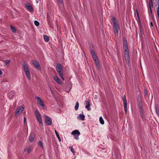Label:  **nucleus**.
Masks as SVG:
<instances>
[{"label": "nucleus", "mask_w": 159, "mask_h": 159, "mask_svg": "<svg viewBox=\"0 0 159 159\" xmlns=\"http://www.w3.org/2000/svg\"><path fill=\"white\" fill-rule=\"evenodd\" d=\"M34 24L36 26H38L39 25V22L37 20H35L34 21Z\"/></svg>", "instance_id": "30"}, {"label": "nucleus", "mask_w": 159, "mask_h": 159, "mask_svg": "<svg viewBox=\"0 0 159 159\" xmlns=\"http://www.w3.org/2000/svg\"><path fill=\"white\" fill-rule=\"evenodd\" d=\"M62 65L60 64H58L57 65L56 70L61 79L64 80V79L63 77V75L62 71Z\"/></svg>", "instance_id": "5"}, {"label": "nucleus", "mask_w": 159, "mask_h": 159, "mask_svg": "<svg viewBox=\"0 0 159 159\" xmlns=\"http://www.w3.org/2000/svg\"><path fill=\"white\" fill-rule=\"evenodd\" d=\"M45 122L48 125H50L52 124V120L51 119L49 116H45Z\"/></svg>", "instance_id": "10"}, {"label": "nucleus", "mask_w": 159, "mask_h": 159, "mask_svg": "<svg viewBox=\"0 0 159 159\" xmlns=\"http://www.w3.org/2000/svg\"><path fill=\"white\" fill-rule=\"evenodd\" d=\"M31 147H29L28 148H26L25 149L24 151L26 154L29 153L31 151Z\"/></svg>", "instance_id": "14"}, {"label": "nucleus", "mask_w": 159, "mask_h": 159, "mask_svg": "<svg viewBox=\"0 0 159 159\" xmlns=\"http://www.w3.org/2000/svg\"><path fill=\"white\" fill-rule=\"evenodd\" d=\"M25 7L28 9V11L30 12H32L33 11V9L31 5L29 3L25 5Z\"/></svg>", "instance_id": "11"}, {"label": "nucleus", "mask_w": 159, "mask_h": 159, "mask_svg": "<svg viewBox=\"0 0 159 159\" xmlns=\"http://www.w3.org/2000/svg\"><path fill=\"white\" fill-rule=\"evenodd\" d=\"M72 134L74 136V138L76 139H79V136L80 134V132L77 130H75L73 131Z\"/></svg>", "instance_id": "8"}, {"label": "nucleus", "mask_w": 159, "mask_h": 159, "mask_svg": "<svg viewBox=\"0 0 159 159\" xmlns=\"http://www.w3.org/2000/svg\"><path fill=\"white\" fill-rule=\"evenodd\" d=\"M24 108L21 106L18 107L16 109V112L15 114V116H17L21 114L23 111Z\"/></svg>", "instance_id": "7"}, {"label": "nucleus", "mask_w": 159, "mask_h": 159, "mask_svg": "<svg viewBox=\"0 0 159 159\" xmlns=\"http://www.w3.org/2000/svg\"><path fill=\"white\" fill-rule=\"evenodd\" d=\"M35 117L36 119L39 123L40 126H43V122L41 116L39 112L37 110H35L34 111Z\"/></svg>", "instance_id": "2"}, {"label": "nucleus", "mask_w": 159, "mask_h": 159, "mask_svg": "<svg viewBox=\"0 0 159 159\" xmlns=\"http://www.w3.org/2000/svg\"><path fill=\"white\" fill-rule=\"evenodd\" d=\"M10 61L9 60H7L4 61L6 65H8L10 62Z\"/></svg>", "instance_id": "32"}, {"label": "nucleus", "mask_w": 159, "mask_h": 159, "mask_svg": "<svg viewBox=\"0 0 159 159\" xmlns=\"http://www.w3.org/2000/svg\"><path fill=\"white\" fill-rule=\"evenodd\" d=\"M124 49H125V54H126L127 55V54H129V50L128 48V46L124 47Z\"/></svg>", "instance_id": "18"}, {"label": "nucleus", "mask_w": 159, "mask_h": 159, "mask_svg": "<svg viewBox=\"0 0 159 159\" xmlns=\"http://www.w3.org/2000/svg\"><path fill=\"white\" fill-rule=\"evenodd\" d=\"M150 11H151V12L152 13V11H151V10H150Z\"/></svg>", "instance_id": "43"}, {"label": "nucleus", "mask_w": 159, "mask_h": 159, "mask_svg": "<svg viewBox=\"0 0 159 159\" xmlns=\"http://www.w3.org/2000/svg\"><path fill=\"white\" fill-rule=\"evenodd\" d=\"M24 124H26V125H27V121H26V118L25 117H24Z\"/></svg>", "instance_id": "35"}, {"label": "nucleus", "mask_w": 159, "mask_h": 159, "mask_svg": "<svg viewBox=\"0 0 159 159\" xmlns=\"http://www.w3.org/2000/svg\"><path fill=\"white\" fill-rule=\"evenodd\" d=\"M139 108V111L141 114H142L143 113V109L142 107L141 108Z\"/></svg>", "instance_id": "34"}, {"label": "nucleus", "mask_w": 159, "mask_h": 159, "mask_svg": "<svg viewBox=\"0 0 159 159\" xmlns=\"http://www.w3.org/2000/svg\"><path fill=\"white\" fill-rule=\"evenodd\" d=\"M34 134H31L30 136L29 137V140L31 142H32L34 141Z\"/></svg>", "instance_id": "19"}, {"label": "nucleus", "mask_w": 159, "mask_h": 159, "mask_svg": "<svg viewBox=\"0 0 159 159\" xmlns=\"http://www.w3.org/2000/svg\"><path fill=\"white\" fill-rule=\"evenodd\" d=\"M50 90H51L52 93H53V91L52 90V89H51V88H50Z\"/></svg>", "instance_id": "39"}, {"label": "nucleus", "mask_w": 159, "mask_h": 159, "mask_svg": "<svg viewBox=\"0 0 159 159\" xmlns=\"http://www.w3.org/2000/svg\"><path fill=\"white\" fill-rule=\"evenodd\" d=\"M35 98L37 100L38 104L43 109H44V105L42 99L38 96H36Z\"/></svg>", "instance_id": "6"}, {"label": "nucleus", "mask_w": 159, "mask_h": 159, "mask_svg": "<svg viewBox=\"0 0 159 159\" xmlns=\"http://www.w3.org/2000/svg\"><path fill=\"white\" fill-rule=\"evenodd\" d=\"M85 103L86 104L85 108L87 109L88 111H90L91 110V108L90 107V104L89 101H85Z\"/></svg>", "instance_id": "12"}, {"label": "nucleus", "mask_w": 159, "mask_h": 159, "mask_svg": "<svg viewBox=\"0 0 159 159\" xmlns=\"http://www.w3.org/2000/svg\"><path fill=\"white\" fill-rule=\"evenodd\" d=\"M54 80L58 84H61V82L60 81V79L57 76H54L53 78Z\"/></svg>", "instance_id": "15"}, {"label": "nucleus", "mask_w": 159, "mask_h": 159, "mask_svg": "<svg viewBox=\"0 0 159 159\" xmlns=\"http://www.w3.org/2000/svg\"><path fill=\"white\" fill-rule=\"evenodd\" d=\"M10 27H11V28L12 30V31L13 32L15 33L16 32L15 28L14 27H13V26H12L11 25L10 26Z\"/></svg>", "instance_id": "31"}, {"label": "nucleus", "mask_w": 159, "mask_h": 159, "mask_svg": "<svg viewBox=\"0 0 159 159\" xmlns=\"http://www.w3.org/2000/svg\"><path fill=\"white\" fill-rule=\"evenodd\" d=\"M91 55L95 63L97 66V67L98 69H100V66L99 63V61L98 59L97 58V57L95 54V53L93 50H91Z\"/></svg>", "instance_id": "4"}, {"label": "nucleus", "mask_w": 159, "mask_h": 159, "mask_svg": "<svg viewBox=\"0 0 159 159\" xmlns=\"http://www.w3.org/2000/svg\"><path fill=\"white\" fill-rule=\"evenodd\" d=\"M70 150V151L71 152L74 154L75 153V151L74 149L71 147H69V148Z\"/></svg>", "instance_id": "29"}, {"label": "nucleus", "mask_w": 159, "mask_h": 159, "mask_svg": "<svg viewBox=\"0 0 159 159\" xmlns=\"http://www.w3.org/2000/svg\"><path fill=\"white\" fill-rule=\"evenodd\" d=\"M38 145L40 148L43 149V143L41 141H39L38 143Z\"/></svg>", "instance_id": "20"}, {"label": "nucleus", "mask_w": 159, "mask_h": 159, "mask_svg": "<svg viewBox=\"0 0 159 159\" xmlns=\"http://www.w3.org/2000/svg\"><path fill=\"white\" fill-rule=\"evenodd\" d=\"M137 16H138V17L139 18V14H138V12H137Z\"/></svg>", "instance_id": "41"}, {"label": "nucleus", "mask_w": 159, "mask_h": 159, "mask_svg": "<svg viewBox=\"0 0 159 159\" xmlns=\"http://www.w3.org/2000/svg\"><path fill=\"white\" fill-rule=\"evenodd\" d=\"M58 1L60 2V3H61L62 2V0H58Z\"/></svg>", "instance_id": "40"}, {"label": "nucleus", "mask_w": 159, "mask_h": 159, "mask_svg": "<svg viewBox=\"0 0 159 159\" xmlns=\"http://www.w3.org/2000/svg\"><path fill=\"white\" fill-rule=\"evenodd\" d=\"M125 57L126 61L129 63V56L128 55V54H127V55H126V54H125Z\"/></svg>", "instance_id": "21"}, {"label": "nucleus", "mask_w": 159, "mask_h": 159, "mask_svg": "<svg viewBox=\"0 0 159 159\" xmlns=\"http://www.w3.org/2000/svg\"><path fill=\"white\" fill-rule=\"evenodd\" d=\"M157 13L158 17H159V5L157 8Z\"/></svg>", "instance_id": "36"}, {"label": "nucleus", "mask_w": 159, "mask_h": 159, "mask_svg": "<svg viewBox=\"0 0 159 159\" xmlns=\"http://www.w3.org/2000/svg\"><path fill=\"white\" fill-rule=\"evenodd\" d=\"M151 26H152L153 25H152V22H151Z\"/></svg>", "instance_id": "42"}, {"label": "nucleus", "mask_w": 159, "mask_h": 159, "mask_svg": "<svg viewBox=\"0 0 159 159\" xmlns=\"http://www.w3.org/2000/svg\"><path fill=\"white\" fill-rule=\"evenodd\" d=\"M55 133L56 134V136H57V137L58 139L60 141H61V139H60V138L58 134V133L57 131L56 130H55Z\"/></svg>", "instance_id": "26"}, {"label": "nucleus", "mask_w": 159, "mask_h": 159, "mask_svg": "<svg viewBox=\"0 0 159 159\" xmlns=\"http://www.w3.org/2000/svg\"><path fill=\"white\" fill-rule=\"evenodd\" d=\"M124 107L125 110V111L126 113L127 111V103H124Z\"/></svg>", "instance_id": "27"}, {"label": "nucleus", "mask_w": 159, "mask_h": 159, "mask_svg": "<svg viewBox=\"0 0 159 159\" xmlns=\"http://www.w3.org/2000/svg\"><path fill=\"white\" fill-rule=\"evenodd\" d=\"M144 93H145V94L146 95H147V91H146V90H145L144 91Z\"/></svg>", "instance_id": "37"}, {"label": "nucleus", "mask_w": 159, "mask_h": 159, "mask_svg": "<svg viewBox=\"0 0 159 159\" xmlns=\"http://www.w3.org/2000/svg\"><path fill=\"white\" fill-rule=\"evenodd\" d=\"M77 118L81 120H84L85 119V116L83 114H79L77 117Z\"/></svg>", "instance_id": "16"}, {"label": "nucleus", "mask_w": 159, "mask_h": 159, "mask_svg": "<svg viewBox=\"0 0 159 159\" xmlns=\"http://www.w3.org/2000/svg\"><path fill=\"white\" fill-rule=\"evenodd\" d=\"M22 66L27 78L28 80H31V75L30 69L29 68L28 65L24 63L23 64Z\"/></svg>", "instance_id": "1"}, {"label": "nucleus", "mask_w": 159, "mask_h": 159, "mask_svg": "<svg viewBox=\"0 0 159 159\" xmlns=\"http://www.w3.org/2000/svg\"><path fill=\"white\" fill-rule=\"evenodd\" d=\"M2 74V72L1 70H0V75H1Z\"/></svg>", "instance_id": "38"}, {"label": "nucleus", "mask_w": 159, "mask_h": 159, "mask_svg": "<svg viewBox=\"0 0 159 159\" xmlns=\"http://www.w3.org/2000/svg\"><path fill=\"white\" fill-rule=\"evenodd\" d=\"M138 106L139 108H141L143 106V104L142 102H139Z\"/></svg>", "instance_id": "33"}, {"label": "nucleus", "mask_w": 159, "mask_h": 159, "mask_svg": "<svg viewBox=\"0 0 159 159\" xmlns=\"http://www.w3.org/2000/svg\"><path fill=\"white\" fill-rule=\"evenodd\" d=\"M79 107V103L78 102H77L76 103L75 106V109L76 110H77L78 109Z\"/></svg>", "instance_id": "25"}, {"label": "nucleus", "mask_w": 159, "mask_h": 159, "mask_svg": "<svg viewBox=\"0 0 159 159\" xmlns=\"http://www.w3.org/2000/svg\"><path fill=\"white\" fill-rule=\"evenodd\" d=\"M155 109L157 114L159 116V108L157 107V106H156L155 107Z\"/></svg>", "instance_id": "24"}, {"label": "nucleus", "mask_w": 159, "mask_h": 159, "mask_svg": "<svg viewBox=\"0 0 159 159\" xmlns=\"http://www.w3.org/2000/svg\"><path fill=\"white\" fill-rule=\"evenodd\" d=\"M123 44L124 47L128 46L126 39L125 38H123Z\"/></svg>", "instance_id": "17"}, {"label": "nucleus", "mask_w": 159, "mask_h": 159, "mask_svg": "<svg viewBox=\"0 0 159 159\" xmlns=\"http://www.w3.org/2000/svg\"><path fill=\"white\" fill-rule=\"evenodd\" d=\"M112 20L113 23V27L115 30L114 34L115 35L117 36L119 34L118 31L119 29V25L115 17H113Z\"/></svg>", "instance_id": "3"}, {"label": "nucleus", "mask_w": 159, "mask_h": 159, "mask_svg": "<svg viewBox=\"0 0 159 159\" xmlns=\"http://www.w3.org/2000/svg\"><path fill=\"white\" fill-rule=\"evenodd\" d=\"M32 62L33 64L38 70H41V68L38 61L37 60H33L32 61Z\"/></svg>", "instance_id": "9"}, {"label": "nucleus", "mask_w": 159, "mask_h": 159, "mask_svg": "<svg viewBox=\"0 0 159 159\" xmlns=\"http://www.w3.org/2000/svg\"><path fill=\"white\" fill-rule=\"evenodd\" d=\"M99 121L101 124L103 125L104 124V121L102 116L99 117Z\"/></svg>", "instance_id": "23"}, {"label": "nucleus", "mask_w": 159, "mask_h": 159, "mask_svg": "<svg viewBox=\"0 0 159 159\" xmlns=\"http://www.w3.org/2000/svg\"><path fill=\"white\" fill-rule=\"evenodd\" d=\"M14 95V93L13 91L10 92L7 94V96L9 99H11L13 98Z\"/></svg>", "instance_id": "13"}, {"label": "nucleus", "mask_w": 159, "mask_h": 159, "mask_svg": "<svg viewBox=\"0 0 159 159\" xmlns=\"http://www.w3.org/2000/svg\"><path fill=\"white\" fill-rule=\"evenodd\" d=\"M122 100L123 101V103H127V101L126 100V97L125 95H124L122 98Z\"/></svg>", "instance_id": "28"}, {"label": "nucleus", "mask_w": 159, "mask_h": 159, "mask_svg": "<svg viewBox=\"0 0 159 159\" xmlns=\"http://www.w3.org/2000/svg\"><path fill=\"white\" fill-rule=\"evenodd\" d=\"M43 38L44 40L47 42H48L49 40V37L46 35H44L43 36Z\"/></svg>", "instance_id": "22"}]
</instances>
